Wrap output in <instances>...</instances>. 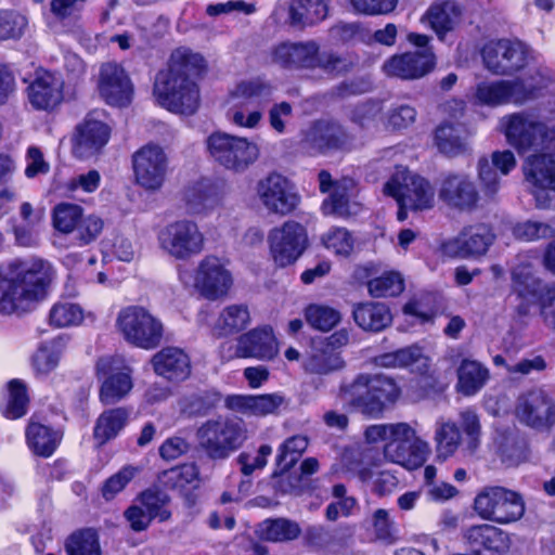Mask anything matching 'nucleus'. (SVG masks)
Returning a JSON list of instances; mask_svg holds the SVG:
<instances>
[{
    "label": "nucleus",
    "instance_id": "f03ea898",
    "mask_svg": "<svg viewBox=\"0 0 555 555\" xmlns=\"http://www.w3.org/2000/svg\"><path fill=\"white\" fill-rule=\"evenodd\" d=\"M53 268L37 257L14 259L0 274V313L26 312L41 301L53 279Z\"/></svg>",
    "mask_w": 555,
    "mask_h": 555
},
{
    "label": "nucleus",
    "instance_id": "e2e57ef3",
    "mask_svg": "<svg viewBox=\"0 0 555 555\" xmlns=\"http://www.w3.org/2000/svg\"><path fill=\"white\" fill-rule=\"evenodd\" d=\"M324 246L340 256H348L353 249V238L344 228H332L323 236Z\"/></svg>",
    "mask_w": 555,
    "mask_h": 555
},
{
    "label": "nucleus",
    "instance_id": "864d4df0",
    "mask_svg": "<svg viewBox=\"0 0 555 555\" xmlns=\"http://www.w3.org/2000/svg\"><path fill=\"white\" fill-rule=\"evenodd\" d=\"M83 320V310L77 304L56 302L50 310L49 321L55 327L79 325Z\"/></svg>",
    "mask_w": 555,
    "mask_h": 555
},
{
    "label": "nucleus",
    "instance_id": "bf43d9fd",
    "mask_svg": "<svg viewBox=\"0 0 555 555\" xmlns=\"http://www.w3.org/2000/svg\"><path fill=\"white\" fill-rule=\"evenodd\" d=\"M340 313L334 308L321 305H310L306 309L308 323L320 331H331L340 321Z\"/></svg>",
    "mask_w": 555,
    "mask_h": 555
},
{
    "label": "nucleus",
    "instance_id": "6e6552de",
    "mask_svg": "<svg viewBox=\"0 0 555 555\" xmlns=\"http://www.w3.org/2000/svg\"><path fill=\"white\" fill-rule=\"evenodd\" d=\"M384 193L393 197L398 205L413 210H427L435 205V191L430 182L404 167H397L386 182Z\"/></svg>",
    "mask_w": 555,
    "mask_h": 555
},
{
    "label": "nucleus",
    "instance_id": "ea45409f",
    "mask_svg": "<svg viewBox=\"0 0 555 555\" xmlns=\"http://www.w3.org/2000/svg\"><path fill=\"white\" fill-rule=\"evenodd\" d=\"M457 390L464 396L477 393L489 379V370L480 362L464 359L457 369Z\"/></svg>",
    "mask_w": 555,
    "mask_h": 555
},
{
    "label": "nucleus",
    "instance_id": "4be33fe9",
    "mask_svg": "<svg viewBox=\"0 0 555 555\" xmlns=\"http://www.w3.org/2000/svg\"><path fill=\"white\" fill-rule=\"evenodd\" d=\"M116 360L112 357L100 358L95 365L96 376L103 378L100 387V401L103 404H115L129 395L133 388L132 370L124 366L120 371L114 372Z\"/></svg>",
    "mask_w": 555,
    "mask_h": 555
},
{
    "label": "nucleus",
    "instance_id": "37998d69",
    "mask_svg": "<svg viewBox=\"0 0 555 555\" xmlns=\"http://www.w3.org/2000/svg\"><path fill=\"white\" fill-rule=\"evenodd\" d=\"M304 540L308 546L323 554H338L344 547L335 531L323 525L306 528Z\"/></svg>",
    "mask_w": 555,
    "mask_h": 555
},
{
    "label": "nucleus",
    "instance_id": "39448f33",
    "mask_svg": "<svg viewBox=\"0 0 555 555\" xmlns=\"http://www.w3.org/2000/svg\"><path fill=\"white\" fill-rule=\"evenodd\" d=\"M210 157L221 167L233 172H244L260 156L259 145L246 138L217 131L206 141Z\"/></svg>",
    "mask_w": 555,
    "mask_h": 555
},
{
    "label": "nucleus",
    "instance_id": "de8ad7c7",
    "mask_svg": "<svg viewBox=\"0 0 555 555\" xmlns=\"http://www.w3.org/2000/svg\"><path fill=\"white\" fill-rule=\"evenodd\" d=\"M465 538L475 546L493 551H500L505 545L503 531L488 524L472 526L466 530Z\"/></svg>",
    "mask_w": 555,
    "mask_h": 555
},
{
    "label": "nucleus",
    "instance_id": "0e129e2a",
    "mask_svg": "<svg viewBox=\"0 0 555 555\" xmlns=\"http://www.w3.org/2000/svg\"><path fill=\"white\" fill-rule=\"evenodd\" d=\"M351 64L341 55L331 51H320L318 44V56L314 62L313 68H320L325 74L331 76H338L347 73Z\"/></svg>",
    "mask_w": 555,
    "mask_h": 555
},
{
    "label": "nucleus",
    "instance_id": "338daca9",
    "mask_svg": "<svg viewBox=\"0 0 555 555\" xmlns=\"http://www.w3.org/2000/svg\"><path fill=\"white\" fill-rule=\"evenodd\" d=\"M478 179L483 195L493 198L500 189V172L487 158H481L478 163Z\"/></svg>",
    "mask_w": 555,
    "mask_h": 555
},
{
    "label": "nucleus",
    "instance_id": "b1692460",
    "mask_svg": "<svg viewBox=\"0 0 555 555\" xmlns=\"http://www.w3.org/2000/svg\"><path fill=\"white\" fill-rule=\"evenodd\" d=\"M436 55L433 49L395 54L383 64L384 73L402 80H416L434 70Z\"/></svg>",
    "mask_w": 555,
    "mask_h": 555
},
{
    "label": "nucleus",
    "instance_id": "79ce46f5",
    "mask_svg": "<svg viewBox=\"0 0 555 555\" xmlns=\"http://www.w3.org/2000/svg\"><path fill=\"white\" fill-rule=\"evenodd\" d=\"M184 201L189 212L192 215L204 214L218 204L216 190L206 180L198 181L189 186L184 192Z\"/></svg>",
    "mask_w": 555,
    "mask_h": 555
},
{
    "label": "nucleus",
    "instance_id": "c756f323",
    "mask_svg": "<svg viewBox=\"0 0 555 555\" xmlns=\"http://www.w3.org/2000/svg\"><path fill=\"white\" fill-rule=\"evenodd\" d=\"M151 363L154 372L168 380H184L191 372L188 354L176 347L163 348L152 357Z\"/></svg>",
    "mask_w": 555,
    "mask_h": 555
},
{
    "label": "nucleus",
    "instance_id": "ddd939ff",
    "mask_svg": "<svg viewBox=\"0 0 555 555\" xmlns=\"http://www.w3.org/2000/svg\"><path fill=\"white\" fill-rule=\"evenodd\" d=\"M481 56L491 73L513 75L527 66L530 49L519 40L500 39L486 43Z\"/></svg>",
    "mask_w": 555,
    "mask_h": 555
},
{
    "label": "nucleus",
    "instance_id": "a19ab883",
    "mask_svg": "<svg viewBox=\"0 0 555 555\" xmlns=\"http://www.w3.org/2000/svg\"><path fill=\"white\" fill-rule=\"evenodd\" d=\"M461 11L454 1L446 0L430 5L426 18L440 40L451 31L459 22Z\"/></svg>",
    "mask_w": 555,
    "mask_h": 555
},
{
    "label": "nucleus",
    "instance_id": "473e14b6",
    "mask_svg": "<svg viewBox=\"0 0 555 555\" xmlns=\"http://www.w3.org/2000/svg\"><path fill=\"white\" fill-rule=\"evenodd\" d=\"M354 182L344 178L335 183V189L322 204V211L327 216L346 218L359 211V204L351 201Z\"/></svg>",
    "mask_w": 555,
    "mask_h": 555
},
{
    "label": "nucleus",
    "instance_id": "72a5a7b5",
    "mask_svg": "<svg viewBox=\"0 0 555 555\" xmlns=\"http://www.w3.org/2000/svg\"><path fill=\"white\" fill-rule=\"evenodd\" d=\"M25 436L28 448L41 457H50L63 438L60 430L33 421L28 424Z\"/></svg>",
    "mask_w": 555,
    "mask_h": 555
},
{
    "label": "nucleus",
    "instance_id": "3c124183",
    "mask_svg": "<svg viewBox=\"0 0 555 555\" xmlns=\"http://www.w3.org/2000/svg\"><path fill=\"white\" fill-rule=\"evenodd\" d=\"M367 289L376 298L398 296L404 289V281L399 272L389 271L370 280Z\"/></svg>",
    "mask_w": 555,
    "mask_h": 555
},
{
    "label": "nucleus",
    "instance_id": "a211bd4d",
    "mask_svg": "<svg viewBox=\"0 0 555 555\" xmlns=\"http://www.w3.org/2000/svg\"><path fill=\"white\" fill-rule=\"evenodd\" d=\"M438 198L449 208L472 211L480 195L473 179L464 172H448L438 184Z\"/></svg>",
    "mask_w": 555,
    "mask_h": 555
},
{
    "label": "nucleus",
    "instance_id": "f257e3e1",
    "mask_svg": "<svg viewBox=\"0 0 555 555\" xmlns=\"http://www.w3.org/2000/svg\"><path fill=\"white\" fill-rule=\"evenodd\" d=\"M205 67V60L199 53L185 48L176 49L168 68L160 70L155 78L154 95L158 104L177 114H194L201 96L192 77L201 75Z\"/></svg>",
    "mask_w": 555,
    "mask_h": 555
},
{
    "label": "nucleus",
    "instance_id": "09e8293b",
    "mask_svg": "<svg viewBox=\"0 0 555 555\" xmlns=\"http://www.w3.org/2000/svg\"><path fill=\"white\" fill-rule=\"evenodd\" d=\"M462 133L463 129L460 125L441 124L435 133V141L439 151L448 155L461 153L465 146Z\"/></svg>",
    "mask_w": 555,
    "mask_h": 555
},
{
    "label": "nucleus",
    "instance_id": "20e7f679",
    "mask_svg": "<svg viewBox=\"0 0 555 555\" xmlns=\"http://www.w3.org/2000/svg\"><path fill=\"white\" fill-rule=\"evenodd\" d=\"M271 95V85L260 78L241 81L230 92L227 120L238 128L257 129Z\"/></svg>",
    "mask_w": 555,
    "mask_h": 555
},
{
    "label": "nucleus",
    "instance_id": "13d9d810",
    "mask_svg": "<svg viewBox=\"0 0 555 555\" xmlns=\"http://www.w3.org/2000/svg\"><path fill=\"white\" fill-rule=\"evenodd\" d=\"M28 396L26 386L20 380H12L9 384V400L3 410L7 418L16 420L27 412Z\"/></svg>",
    "mask_w": 555,
    "mask_h": 555
},
{
    "label": "nucleus",
    "instance_id": "c85d7f7f",
    "mask_svg": "<svg viewBox=\"0 0 555 555\" xmlns=\"http://www.w3.org/2000/svg\"><path fill=\"white\" fill-rule=\"evenodd\" d=\"M64 81L61 76L44 72L28 87L30 104L40 111H52L63 101Z\"/></svg>",
    "mask_w": 555,
    "mask_h": 555
},
{
    "label": "nucleus",
    "instance_id": "a18cd8bd",
    "mask_svg": "<svg viewBox=\"0 0 555 555\" xmlns=\"http://www.w3.org/2000/svg\"><path fill=\"white\" fill-rule=\"evenodd\" d=\"M437 457L447 460L452 456L461 444V433L454 422H438L435 431Z\"/></svg>",
    "mask_w": 555,
    "mask_h": 555
},
{
    "label": "nucleus",
    "instance_id": "f8f14e48",
    "mask_svg": "<svg viewBox=\"0 0 555 555\" xmlns=\"http://www.w3.org/2000/svg\"><path fill=\"white\" fill-rule=\"evenodd\" d=\"M475 511L483 519L508 524L524 515L525 505L516 492L502 487H490L476 496Z\"/></svg>",
    "mask_w": 555,
    "mask_h": 555
},
{
    "label": "nucleus",
    "instance_id": "680f3d73",
    "mask_svg": "<svg viewBox=\"0 0 555 555\" xmlns=\"http://www.w3.org/2000/svg\"><path fill=\"white\" fill-rule=\"evenodd\" d=\"M513 234L518 240L531 242L552 237L555 234V230L547 223L527 220L515 224Z\"/></svg>",
    "mask_w": 555,
    "mask_h": 555
},
{
    "label": "nucleus",
    "instance_id": "cd10ccee",
    "mask_svg": "<svg viewBox=\"0 0 555 555\" xmlns=\"http://www.w3.org/2000/svg\"><path fill=\"white\" fill-rule=\"evenodd\" d=\"M285 403L279 393L232 395L225 398V406L245 416L264 417L278 413Z\"/></svg>",
    "mask_w": 555,
    "mask_h": 555
},
{
    "label": "nucleus",
    "instance_id": "423d86ee",
    "mask_svg": "<svg viewBox=\"0 0 555 555\" xmlns=\"http://www.w3.org/2000/svg\"><path fill=\"white\" fill-rule=\"evenodd\" d=\"M507 142L519 153L547 149L555 141V125L548 126L525 113H514L501 119Z\"/></svg>",
    "mask_w": 555,
    "mask_h": 555
},
{
    "label": "nucleus",
    "instance_id": "4d7b16f0",
    "mask_svg": "<svg viewBox=\"0 0 555 555\" xmlns=\"http://www.w3.org/2000/svg\"><path fill=\"white\" fill-rule=\"evenodd\" d=\"M62 344L53 340L39 347L33 358V364L37 373L48 374L53 371L60 361Z\"/></svg>",
    "mask_w": 555,
    "mask_h": 555
},
{
    "label": "nucleus",
    "instance_id": "603ef678",
    "mask_svg": "<svg viewBox=\"0 0 555 555\" xmlns=\"http://www.w3.org/2000/svg\"><path fill=\"white\" fill-rule=\"evenodd\" d=\"M249 321V311L245 305H231L220 313L218 326L222 334L228 335L244 330Z\"/></svg>",
    "mask_w": 555,
    "mask_h": 555
},
{
    "label": "nucleus",
    "instance_id": "5701e85b",
    "mask_svg": "<svg viewBox=\"0 0 555 555\" xmlns=\"http://www.w3.org/2000/svg\"><path fill=\"white\" fill-rule=\"evenodd\" d=\"M534 95L522 80L483 81L476 86L474 99L478 104L501 106L508 103L522 104Z\"/></svg>",
    "mask_w": 555,
    "mask_h": 555
},
{
    "label": "nucleus",
    "instance_id": "7ed1b4c3",
    "mask_svg": "<svg viewBox=\"0 0 555 555\" xmlns=\"http://www.w3.org/2000/svg\"><path fill=\"white\" fill-rule=\"evenodd\" d=\"M399 393L396 383L379 374H360L351 384L340 388L344 403L372 417L382 415L386 405L395 402Z\"/></svg>",
    "mask_w": 555,
    "mask_h": 555
},
{
    "label": "nucleus",
    "instance_id": "5fc2aeb1",
    "mask_svg": "<svg viewBox=\"0 0 555 555\" xmlns=\"http://www.w3.org/2000/svg\"><path fill=\"white\" fill-rule=\"evenodd\" d=\"M82 215L83 209L79 205L69 203L59 204L53 210V225L59 232L72 234Z\"/></svg>",
    "mask_w": 555,
    "mask_h": 555
},
{
    "label": "nucleus",
    "instance_id": "bb28decb",
    "mask_svg": "<svg viewBox=\"0 0 555 555\" xmlns=\"http://www.w3.org/2000/svg\"><path fill=\"white\" fill-rule=\"evenodd\" d=\"M278 353L279 344L270 326L253 328L237 338L235 354L238 358L270 361Z\"/></svg>",
    "mask_w": 555,
    "mask_h": 555
},
{
    "label": "nucleus",
    "instance_id": "69168bd1",
    "mask_svg": "<svg viewBox=\"0 0 555 555\" xmlns=\"http://www.w3.org/2000/svg\"><path fill=\"white\" fill-rule=\"evenodd\" d=\"M168 498L164 493L155 491H144L140 496V506L151 515V518H158L159 521H166L170 517V512L165 508Z\"/></svg>",
    "mask_w": 555,
    "mask_h": 555
},
{
    "label": "nucleus",
    "instance_id": "a878e982",
    "mask_svg": "<svg viewBox=\"0 0 555 555\" xmlns=\"http://www.w3.org/2000/svg\"><path fill=\"white\" fill-rule=\"evenodd\" d=\"M318 56V42L283 41L270 50V60L273 64L286 69H313Z\"/></svg>",
    "mask_w": 555,
    "mask_h": 555
},
{
    "label": "nucleus",
    "instance_id": "c03bdc74",
    "mask_svg": "<svg viewBox=\"0 0 555 555\" xmlns=\"http://www.w3.org/2000/svg\"><path fill=\"white\" fill-rule=\"evenodd\" d=\"M301 533L299 524L287 518L266 519L260 525V535L271 542L296 540Z\"/></svg>",
    "mask_w": 555,
    "mask_h": 555
},
{
    "label": "nucleus",
    "instance_id": "412c9836",
    "mask_svg": "<svg viewBox=\"0 0 555 555\" xmlns=\"http://www.w3.org/2000/svg\"><path fill=\"white\" fill-rule=\"evenodd\" d=\"M233 283L227 263L219 257H204L196 269L194 285L209 300H217L228 294Z\"/></svg>",
    "mask_w": 555,
    "mask_h": 555
},
{
    "label": "nucleus",
    "instance_id": "7c9ffc66",
    "mask_svg": "<svg viewBox=\"0 0 555 555\" xmlns=\"http://www.w3.org/2000/svg\"><path fill=\"white\" fill-rule=\"evenodd\" d=\"M513 288L521 302L518 305V312L520 314H528L530 306L538 302V298L543 293L546 286H542L539 279L533 275L531 266L528 263H520L512 271Z\"/></svg>",
    "mask_w": 555,
    "mask_h": 555
},
{
    "label": "nucleus",
    "instance_id": "8fccbe9b",
    "mask_svg": "<svg viewBox=\"0 0 555 555\" xmlns=\"http://www.w3.org/2000/svg\"><path fill=\"white\" fill-rule=\"evenodd\" d=\"M308 447L306 436L296 435L287 438L280 447L276 465L282 473L289 470L300 459Z\"/></svg>",
    "mask_w": 555,
    "mask_h": 555
},
{
    "label": "nucleus",
    "instance_id": "aec40b11",
    "mask_svg": "<svg viewBox=\"0 0 555 555\" xmlns=\"http://www.w3.org/2000/svg\"><path fill=\"white\" fill-rule=\"evenodd\" d=\"M494 241L491 229L483 223L465 227L455 237L441 245L450 258H476L485 255Z\"/></svg>",
    "mask_w": 555,
    "mask_h": 555
},
{
    "label": "nucleus",
    "instance_id": "9b49d317",
    "mask_svg": "<svg viewBox=\"0 0 555 555\" xmlns=\"http://www.w3.org/2000/svg\"><path fill=\"white\" fill-rule=\"evenodd\" d=\"M429 446L417 437L416 430L409 423H393L388 442L384 444V456L387 461L399 464L408 469H415L424 464Z\"/></svg>",
    "mask_w": 555,
    "mask_h": 555
},
{
    "label": "nucleus",
    "instance_id": "e433bc0d",
    "mask_svg": "<svg viewBox=\"0 0 555 555\" xmlns=\"http://www.w3.org/2000/svg\"><path fill=\"white\" fill-rule=\"evenodd\" d=\"M327 0H292L288 10L289 23L293 26H311L326 18Z\"/></svg>",
    "mask_w": 555,
    "mask_h": 555
},
{
    "label": "nucleus",
    "instance_id": "052dcab7",
    "mask_svg": "<svg viewBox=\"0 0 555 555\" xmlns=\"http://www.w3.org/2000/svg\"><path fill=\"white\" fill-rule=\"evenodd\" d=\"M198 468L194 463H186L165 470L162 475V482L170 488L183 489L185 486L198 479Z\"/></svg>",
    "mask_w": 555,
    "mask_h": 555
},
{
    "label": "nucleus",
    "instance_id": "dca6fc26",
    "mask_svg": "<svg viewBox=\"0 0 555 555\" xmlns=\"http://www.w3.org/2000/svg\"><path fill=\"white\" fill-rule=\"evenodd\" d=\"M257 196L268 212L286 216L300 203L295 185L284 176L273 172L257 183Z\"/></svg>",
    "mask_w": 555,
    "mask_h": 555
},
{
    "label": "nucleus",
    "instance_id": "393cba45",
    "mask_svg": "<svg viewBox=\"0 0 555 555\" xmlns=\"http://www.w3.org/2000/svg\"><path fill=\"white\" fill-rule=\"evenodd\" d=\"M98 88L100 95L112 106H127L133 95V85L125 69L116 63H105L100 68Z\"/></svg>",
    "mask_w": 555,
    "mask_h": 555
},
{
    "label": "nucleus",
    "instance_id": "58836bf2",
    "mask_svg": "<svg viewBox=\"0 0 555 555\" xmlns=\"http://www.w3.org/2000/svg\"><path fill=\"white\" fill-rule=\"evenodd\" d=\"M130 417V410L127 408H115L100 414L93 429V437L99 444L117 437L127 425Z\"/></svg>",
    "mask_w": 555,
    "mask_h": 555
},
{
    "label": "nucleus",
    "instance_id": "774afa93",
    "mask_svg": "<svg viewBox=\"0 0 555 555\" xmlns=\"http://www.w3.org/2000/svg\"><path fill=\"white\" fill-rule=\"evenodd\" d=\"M372 526L378 540L387 543L397 540V529L387 509L378 508L373 513Z\"/></svg>",
    "mask_w": 555,
    "mask_h": 555
},
{
    "label": "nucleus",
    "instance_id": "c9c22d12",
    "mask_svg": "<svg viewBox=\"0 0 555 555\" xmlns=\"http://www.w3.org/2000/svg\"><path fill=\"white\" fill-rule=\"evenodd\" d=\"M345 366L340 353L324 344H314L304 361V369L309 374L327 375Z\"/></svg>",
    "mask_w": 555,
    "mask_h": 555
},
{
    "label": "nucleus",
    "instance_id": "0eeeda50",
    "mask_svg": "<svg viewBox=\"0 0 555 555\" xmlns=\"http://www.w3.org/2000/svg\"><path fill=\"white\" fill-rule=\"evenodd\" d=\"M197 438L208 457L223 460L244 443L247 430L242 420L207 421L198 428Z\"/></svg>",
    "mask_w": 555,
    "mask_h": 555
},
{
    "label": "nucleus",
    "instance_id": "2f4dec72",
    "mask_svg": "<svg viewBox=\"0 0 555 555\" xmlns=\"http://www.w3.org/2000/svg\"><path fill=\"white\" fill-rule=\"evenodd\" d=\"M305 149L323 153L337 149L344 143V133L339 126L327 121H317L301 133Z\"/></svg>",
    "mask_w": 555,
    "mask_h": 555
},
{
    "label": "nucleus",
    "instance_id": "49530a36",
    "mask_svg": "<svg viewBox=\"0 0 555 555\" xmlns=\"http://www.w3.org/2000/svg\"><path fill=\"white\" fill-rule=\"evenodd\" d=\"M64 546L67 555H102L99 535L93 529L73 532Z\"/></svg>",
    "mask_w": 555,
    "mask_h": 555
},
{
    "label": "nucleus",
    "instance_id": "4468645a",
    "mask_svg": "<svg viewBox=\"0 0 555 555\" xmlns=\"http://www.w3.org/2000/svg\"><path fill=\"white\" fill-rule=\"evenodd\" d=\"M268 242L274 263L284 268L296 262L304 254L308 246V234L301 223L288 220L270 231Z\"/></svg>",
    "mask_w": 555,
    "mask_h": 555
},
{
    "label": "nucleus",
    "instance_id": "1a4fd4ad",
    "mask_svg": "<svg viewBox=\"0 0 555 555\" xmlns=\"http://www.w3.org/2000/svg\"><path fill=\"white\" fill-rule=\"evenodd\" d=\"M157 241L160 249L176 260H189L205 248V235L195 221L177 220L164 227Z\"/></svg>",
    "mask_w": 555,
    "mask_h": 555
},
{
    "label": "nucleus",
    "instance_id": "6e6d98bb",
    "mask_svg": "<svg viewBox=\"0 0 555 555\" xmlns=\"http://www.w3.org/2000/svg\"><path fill=\"white\" fill-rule=\"evenodd\" d=\"M104 229V221L95 215H82L75 228L73 240L78 246H87L101 235Z\"/></svg>",
    "mask_w": 555,
    "mask_h": 555
},
{
    "label": "nucleus",
    "instance_id": "f704fd0d",
    "mask_svg": "<svg viewBox=\"0 0 555 555\" xmlns=\"http://www.w3.org/2000/svg\"><path fill=\"white\" fill-rule=\"evenodd\" d=\"M354 322L364 331L379 332L390 325L392 315L389 308L382 302H362L354 306Z\"/></svg>",
    "mask_w": 555,
    "mask_h": 555
},
{
    "label": "nucleus",
    "instance_id": "6ab92c4d",
    "mask_svg": "<svg viewBox=\"0 0 555 555\" xmlns=\"http://www.w3.org/2000/svg\"><path fill=\"white\" fill-rule=\"evenodd\" d=\"M109 138V126L100 118L99 112H91L75 128L73 154L81 159L94 156L107 144Z\"/></svg>",
    "mask_w": 555,
    "mask_h": 555
},
{
    "label": "nucleus",
    "instance_id": "9d476101",
    "mask_svg": "<svg viewBox=\"0 0 555 555\" xmlns=\"http://www.w3.org/2000/svg\"><path fill=\"white\" fill-rule=\"evenodd\" d=\"M117 326L129 344L145 350L158 347L164 335L163 323L147 310L137 306L119 312Z\"/></svg>",
    "mask_w": 555,
    "mask_h": 555
},
{
    "label": "nucleus",
    "instance_id": "2eb2a0df",
    "mask_svg": "<svg viewBox=\"0 0 555 555\" xmlns=\"http://www.w3.org/2000/svg\"><path fill=\"white\" fill-rule=\"evenodd\" d=\"M515 416L532 429L550 430L555 425V399L542 388L530 389L517 398Z\"/></svg>",
    "mask_w": 555,
    "mask_h": 555
},
{
    "label": "nucleus",
    "instance_id": "f3484780",
    "mask_svg": "<svg viewBox=\"0 0 555 555\" xmlns=\"http://www.w3.org/2000/svg\"><path fill=\"white\" fill-rule=\"evenodd\" d=\"M135 182L146 191H157L165 183L168 172V158L164 150L146 144L132 156Z\"/></svg>",
    "mask_w": 555,
    "mask_h": 555
},
{
    "label": "nucleus",
    "instance_id": "4c0bfd02",
    "mask_svg": "<svg viewBox=\"0 0 555 555\" xmlns=\"http://www.w3.org/2000/svg\"><path fill=\"white\" fill-rule=\"evenodd\" d=\"M528 182L540 189L555 190V157L553 155H532L524 167Z\"/></svg>",
    "mask_w": 555,
    "mask_h": 555
}]
</instances>
